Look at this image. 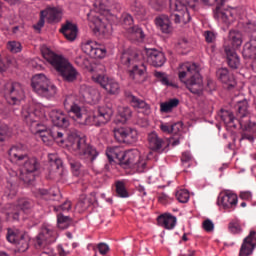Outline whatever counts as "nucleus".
Returning a JSON list of instances; mask_svg holds the SVG:
<instances>
[{
    "label": "nucleus",
    "mask_w": 256,
    "mask_h": 256,
    "mask_svg": "<svg viewBox=\"0 0 256 256\" xmlns=\"http://www.w3.org/2000/svg\"><path fill=\"white\" fill-rule=\"evenodd\" d=\"M75 97L67 96L64 100V108L68 112L75 105Z\"/></svg>",
    "instance_id": "bf43d9fd"
},
{
    "label": "nucleus",
    "mask_w": 256,
    "mask_h": 256,
    "mask_svg": "<svg viewBox=\"0 0 256 256\" xmlns=\"http://www.w3.org/2000/svg\"><path fill=\"white\" fill-rule=\"evenodd\" d=\"M202 3H204V5H213V3H216L217 6L214 10V18L220 19V21H223L226 25H231V23L235 21L237 10L234 8L221 9V6L225 4V0H202Z\"/></svg>",
    "instance_id": "0eeeda50"
},
{
    "label": "nucleus",
    "mask_w": 256,
    "mask_h": 256,
    "mask_svg": "<svg viewBox=\"0 0 256 256\" xmlns=\"http://www.w3.org/2000/svg\"><path fill=\"white\" fill-rule=\"evenodd\" d=\"M96 45H97V42L92 40H87L82 43L81 49L86 55H89V57H91V55H93V51H95Z\"/></svg>",
    "instance_id": "a18cd8bd"
},
{
    "label": "nucleus",
    "mask_w": 256,
    "mask_h": 256,
    "mask_svg": "<svg viewBox=\"0 0 256 256\" xmlns=\"http://www.w3.org/2000/svg\"><path fill=\"white\" fill-rule=\"evenodd\" d=\"M43 27H45V11H41L40 19L35 25H33V29L38 31V33H41V29H43Z\"/></svg>",
    "instance_id": "4d7b16f0"
},
{
    "label": "nucleus",
    "mask_w": 256,
    "mask_h": 256,
    "mask_svg": "<svg viewBox=\"0 0 256 256\" xmlns=\"http://www.w3.org/2000/svg\"><path fill=\"white\" fill-rule=\"evenodd\" d=\"M44 11V19L46 17L48 23H59L63 19V11L60 8H48Z\"/></svg>",
    "instance_id": "c85d7f7f"
},
{
    "label": "nucleus",
    "mask_w": 256,
    "mask_h": 256,
    "mask_svg": "<svg viewBox=\"0 0 256 256\" xmlns=\"http://www.w3.org/2000/svg\"><path fill=\"white\" fill-rule=\"evenodd\" d=\"M228 230L233 235H239V233H241V231H243V228L241 227V223H239V221L234 220L228 224Z\"/></svg>",
    "instance_id": "8fccbe9b"
},
{
    "label": "nucleus",
    "mask_w": 256,
    "mask_h": 256,
    "mask_svg": "<svg viewBox=\"0 0 256 256\" xmlns=\"http://www.w3.org/2000/svg\"><path fill=\"white\" fill-rule=\"evenodd\" d=\"M77 32V24H73L70 21H66V23L62 25V28L60 29V33H62V35H64L68 41H75V39H77Z\"/></svg>",
    "instance_id": "bb28decb"
},
{
    "label": "nucleus",
    "mask_w": 256,
    "mask_h": 256,
    "mask_svg": "<svg viewBox=\"0 0 256 256\" xmlns=\"http://www.w3.org/2000/svg\"><path fill=\"white\" fill-rule=\"evenodd\" d=\"M179 107V99L172 98L166 102L160 103V112L161 113H171L173 109Z\"/></svg>",
    "instance_id": "c9c22d12"
},
{
    "label": "nucleus",
    "mask_w": 256,
    "mask_h": 256,
    "mask_svg": "<svg viewBox=\"0 0 256 256\" xmlns=\"http://www.w3.org/2000/svg\"><path fill=\"white\" fill-rule=\"evenodd\" d=\"M106 55H107V49L99 48L96 45V47L94 48V51L90 57L92 59H103Z\"/></svg>",
    "instance_id": "603ef678"
},
{
    "label": "nucleus",
    "mask_w": 256,
    "mask_h": 256,
    "mask_svg": "<svg viewBox=\"0 0 256 256\" xmlns=\"http://www.w3.org/2000/svg\"><path fill=\"white\" fill-rule=\"evenodd\" d=\"M124 96L126 101H128V103H130L131 107H133L134 109H143V111L146 112L151 109V107L149 106V104H147V102H145V100L139 99L138 97L133 95L131 91H125Z\"/></svg>",
    "instance_id": "aec40b11"
},
{
    "label": "nucleus",
    "mask_w": 256,
    "mask_h": 256,
    "mask_svg": "<svg viewBox=\"0 0 256 256\" xmlns=\"http://www.w3.org/2000/svg\"><path fill=\"white\" fill-rule=\"evenodd\" d=\"M216 75L220 82L223 84L224 89H235L237 87V80H235V75L229 71V68H219L216 71Z\"/></svg>",
    "instance_id": "4468645a"
},
{
    "label": "nucleus",
    "mask_w": 256,
    "mask_h": 256,
    "mask_svg": "<svg viewBox=\"0 0 256 256\" xmlns=\"http://www.w3.org/2000/svg\"><path fill=\"white\" fill-rule=\"evenodd\" d=\"M48 161L50 163V166L52 168V171H63V160L57 156V154H49L48 155Z\"/></svg>",
    "instance_id": "a19ab883"
},
{
    "label": "nucleus",
    "mask_w": 256,
    "mask_h": 256,
    "mask_svg": "<svg viewBox=\"0 0 256 256\" xmlns=\"http://www.w3.org/2000/svg\"><path fill=\"white\" fill-rule=\"evenodd\" d=\"M148 147L151 151H155L156 153H163V146L165 145V140L159 137L156 132H151L148 134Z\"/></svg>",
    "instance_id": "412c9836"
},
{
    "label": "nucleus",
    "mask_w": 256,
    "mask_h": 256,
    "mask_svg": "<svg viewBox=\"0 0 256 256\" xmlns=\"http://www.w3.org/2000/svg\"><path fill=\"white\" fill-rule=\"evenodd\" d=\"M31 238H29V234L27 232L23 233L22 236L16 242V247L20 253H25L27 249H29V242Z\"/></svg>",
    "instance_id": "4c0bfd02"
},
{
    "label": "nucleus",
    "mask_w": 256,
    "mask_h": 256,
    "mask_svg": "<svg viewBox=\"0 0 256 256\" xmlns=\"http://www.w3.org/2000/svg\"><path fill=\"white\" fill-rule=\"evenodd\" d=\"M180 15L181 20L184 22V25H187V23H191V14L189 13V10L181 12Z\"/></svg>",
    "instance_id": "774afa93"
},
{
    "label": "nucleus",
    "mask_w": 256,
    "mask_h": 256,
    "mask_svg": "<svg viewBox=\"0 0 256 256\" xmlns=\"http://www.w3.org/2000/svg\"><path fill=\"white\" fill-rule=\"evenodd\" d=\"M181 129H183V124L181 122H162L160 124V130L162 131V133H167L168 135H171V133L173 135H177L181 133Z\"/></svg>",
    "instance_id": "7c9ffc66"
},
{
    "label": "nucleus",
    "mask_w": 256,
    "mask_h": 256,
    "mask_svg": "<svg viewBox=\"0 0 256 256\" xmlns=\"http://www.w3.org/2000/svg\"><path fill=\"white\" fill-rule=\"evenodd\" d=\"M256 247V232L250 231V234L243 240L239 256H249L253 254Z\"/></svg>",
    "instance_id": "dca6fc26"
},
{
    "label": "nucleus",
    "mask_w": 256,
    "mask_h": 256,
    "mask_svg": "<svg viewBox=\"0 0 256 256\" xmlns=\"http://www.w3.org/2000/svg\"><path fill=\"white\" fill-rule=\"evenodd\" d=\"M50 119L54 127H60L61 129L69 127V118L62 111L52 110L50 112Z\"/></svg>",
    "instance_id": "6ab92c4d"
},
{
    "label": "nucleus",
    "mask_w": 256,
    "mask_h": 256,
    "mask_svg": "<svg viewBox=\"0 0 256 256\" xmlns=\"http://www.w3.org/2000/svg\"><path fill=\"white\" fill-rule=\"evenodd\" d=\"M25 231H21L17 228H8L6 239L9 241V243H12L13 245L16 244V242L19 241V239L23 236Z\"/></svg>",
    "instance_id": "e433bc0d"
},
{
    "label": "nucleus",
    "mask_w": 256,
    "mask_h": 256,
    "mask_svg": "<svg viewBox=\"0 0 256 256\" xmlns=\"http://www.w3.org/2000/svg\"><path fill=\"white\" fill-rule=\"evenodd\" d=\"M68 163L71 167L73 175L79 177V174L81 173V167H83V165H81V162H79V160L75 158H68Z\"/></svg>",
    "instance_id": "49530a36"
},
{
    "label": "nucleus",
    "mask_w": 256,
    "mask_h": 256,
    "mask_svg": "<svg viewBox=\"0 0 256 256\" xmlns=\"http://www.w3.org/2000/svg\"><path fill=\"white\" fill-rule=\"evenodd\" d=\"M154 76L156 77V79H158V81H160L162 85H165L166 87H175V84L171 83L169 81V78H167V74L155 71Z\"/></svg>",
    "instance_id": "09e8293b"
},
{
    "label": "nucleus",
    "mask_w": 256,
    "mask_h": 256,
    "mask_svg": "<svg viewBox=\"0 0 256 256\" xmlns=\"http://www.w3.org/2000/svg\"><path fill=\"white\" fill-rule=\"evenodd\" d=\"M97 83L101 85L109 95H119L121 92V86L113 79H109L107 76L99 75L97 77Z\"/></svg>",
    "instance_id": "2eb2a0df"
},
{
    "label": "nucleus",
    "mask_w": 256,
    "mask_h": 256,
    "mask_svg": "<svg viewBox=\"0 0 256 256\" xmlns=\"http://www.w3.org/2000/svg\"><path fill=\"white\" fill-rule=\"evenodd\" d=\"M97 249H98L100 255H107V253L109 251V245H107L106 243L100 242L97 245Z\"/></svg>",
    "instance_id": "69168bd1"
},
{
    "label": "nucleus",
    "mask_w": 256,
    "mask_h": 256,
    "mask_svg": "<svg viewBox=\"0 0 256 256\" xmlns=\"http://www.w3.org/2000/svg\"><path fill=\"white\" fill-rule=\"evenodd\" d=\"M7 49L10 51V53H21L23 46H21L20 42L9 41L7 43Z\"/></svg>",
    "instance_id": "3c124183"
},
{
    "label": "nucleus",
    "mask_w": 256,
    "mask_h": 256,
    "mask_svg": "<svg viewBox=\"0 0 256 256\" xmlns=\"http://www.w3.org/2000/svg\"><path fill=\"white\" fill-rule=\"evenodd\" d=\"M106 156L109 161L117 159L118 163H120L121 157L123 156V151H121V148L119 147H110L106 150Z\"/></svg>",
    "instance_id": "ea45409f"
},
{
    "label": "nucleus",
    "mask_w": 256,
    "mask_h": 256,
    "mask_svg": "<svg viewBox=\"0 0 256 256\" xmlns=\"http://www.w3.org/2000/svg\"><path fill=\"white\" fill-rule=\"evenodd\" d=\"M31 87L40 97L51 99L57 95V86L51 83V80L45 74H36L32 77Z\"/></svg>",
    "instance_id": "39448f33"
},
{
    "label": "nucleus",
    "mask_w": 256,
    "mask_h": 256,
    "mask_svg": "<svg viewBox=\"0 0 256 256\" xmlns=\"http://www.w3.org/2000/svg\"><path fill=\"white\" fill-rule=\"evenodd\" d=\"M80 93L87 103H98L100 99L99 90L86 84L80 86Z\"/></svg>",
    "instance_id": "f3484780"
},
{
    "label": "nucleus",
    "mask_w": 256,
    "mask_h": 256,
    "mask_svg": "<svg viewBox=\"0 0 256 256\" xmlns=\"http://www.w3.org/2000/svg\"><path fill=\"white\" fill-rule=\"evenodd\" d=\"M67 113L72 115L73 121L78 125H94L95 127H102V125L109 123L113 117V109L107 106L99 107L96 114L89 115L83 112L77 103Z\"/></svg>",
    "instance_id": "f03ea898"
},
{
    "label": "nucleus",
    "mask_w": 256,
    "mask_h": 256,
    "mask_svg": "<svg viewBox=\"0 0 256 256\" xmlns=\"http://www.w3.org/2000/svg\"><path fill=\"white\" fill-rule=\"evenodd\" d=\"M1 94L9 105H18L23 100V97H25L23 85L19 82L6 83L2 88Z\"/></svg>",
    "instance_id": "423d86ee"
},
{
    "label": "nucleus",
    "mask_w": 256,
    "mask_h": 256,
    "mask_svg": "<svg viewBox=\"0 0 256 256\" xmlns=\"http://www.w3.org/2000/svg\"><path fill=\"white\" fill-rule=\"evenodd\" d=\"M170 9L177 13H184L189 10V7L183 0H170Z\"/></svg>",
    "instance_id": "79ce46f5"
},
{
    "label": "nucleus",
    "mask_w": 256,
    "mask_h": 256,
    "mask_svg": "<svg viewBox=\"0 0 256 256\" xmlns=\"http://www.w3.org/2000/svg\"><path fill=\"white\" fill-rule=\"evenodd\" d=\"M33 201L27 198H20L17 205H10V209L7 212L8 217H11L13 221H19L21 217V211L23 213H31L33 210Z\"/></svg>",
    "instance_id": "9b49d317"
},
{
    "label": "nucleus",
    "mask_w": 256,
    "mask_h": 256,
    "mask_svg": "<svg viewBox=\"0 0 256 256\" xmlns=\"http://www.w3.org/2000/svg\"><path fill=\"white\" fill-rule=\"evenodd\" d=\"M55 241H57L55 231L49 228V226L44 225L34 239V247L35 249H45L47 245H51V243H55Z\"/></svg>",
    "instance_id": "9d476101"
},
{
    "label": "nucleus",
    "mask_w": 256,
    "mask_h": 256,
    "mask_svg": "<svg viewBox=\"0 0 256 256\" xmlns=\"http://www.w3.org/2000/svg\"><path fill=\"white\" fill-rule=\"evenodd\" d=\"M7 135H9V126L5 124H0V147L5 143V139H7Z\"/></svg>",
    "instance_id": "864d4df0"
},
{
    "label": "nucleus",
    "mask_w": 256,
    "mask_h": 256,
    "mask_svg": "<svg viewBox=\"0 0 256 256\" xmlns=\"http://www.w3.org/2000/svg\"><path fill=\"white\" fill-rule=\"evenodd\" d=\"M42 55L44 59L56 69L63 81L66 83H75V81H77L79 72L63 56H59L49 49L44 50Z\"/></svg>",
    "instance_id": "20e7f679"
},
{
    "label": "nucleus",
    "mask_w": 256,
    "mask_h": 256,
    "mask_svg": "<svg viewBox=\"0 0 256 256\" xmlns=\"http://www.w3.org/2000/svg\"><path fill=\"white\" fill-rule=\"evenodd\" d=\"M243 30L245 33L251 34L256 33V23L253 21H248L243 25Z\"/></svg>",
    "instance_id": "13d9d810"
},
{
    "label": "nucleus",
    "mask_w": 256,
    "mask_h": 256,
    "mask_svg": "<svg viewBox=\"0 0 256 256\" xmlns=\"http://www.w3.org/2000/svg\"><path fill=\"white\" fill-rule=\"evenodd\" d=\"M26 215H29L30 221H32V227H35V225H39L41 218L39 215L35 214L33 210H31L29 213H26Z\"/></svg>",
    "instance_id": "052dcab7"
},
{
    "label": "nucleus",
    "mask_w": 256,
    "mask_h": 256,
    "mask_svg": "<svg viewBox=\"0 0 256 256\" xmlns=\"http://www.w3.org/2000/svg\"><path fill=\"white\" fill-rule=\"evenodd\" d=\"M176 199L179 201V203H187V201H189V192H187V190L177 191Z\"/></svg>",
    "instance_id": "6e6d98bb"
},
{
    "label": "nucleus",
    "mask_w": 256,
    "mask_h": 256,
    "mask_svg": "<svg viewBox=\"0 0 256 256\" xmlns=\"http://www.w3.org/2000/svg\"><path fill=\"white\" fill-rule=\"evenodd\" d=\"M157 221L158 225L164 227V229H175V226L177 225V217L167 213L158 216Z\"/></svg>",
    "instance_id": "c756f323"
},
{
    "label": "nucleus",
    "mask_w": 256,
    "mask_h": 256,
    "mask_svg": "<svg viewBox=\"0 0 256 256\" xmlns=\"http://www.w3.org/2000/svg\"><path fill=\"white\" fill-rule=\"evenodd\" d=\"M147 55V61L153 67H163V65H165V61H167L165 54L157 49L148 50Z\"/></svg>",
    "instance_id": "a211bd4d"
},
{
    "label": "nucleus",
    "mask_w": 256,
    "mask_h": 256,
    "mask_svg": "<svg viewBox=\"0 0 256 256\" xmlns=\"http://www.w3.org/2000/svg\"><path fill=\"white\" fill-rule=\"evenodd\" d=\"M113 133L118 143H125L126 145H133L139 139L137 130L133 128H114Z\"/></svg>",
    "instance_id": "f8f14e48"
},
{
    "label": "nucleus",
    "mask_w": 256,
    "mask_h": 256,
    "mask_svg": "<svg viewBox=\"0 0 256 256\" xmlns=\"http://www.w3.org/2000/svg\"><path fill=\"white\" fill-rule=\"evenodd\" d=\"M178 77L193 95H203V77L199 73V66L195 63L186 62L179 67Z\"/></svg>",
    "instance_id": "7ed1b4c3"
},
{
    "label": "nucleus",
    "mask_w": 256,
    "mask_h": 256,
    "mask_svg": "<svg viewBox=\"0 0 256 256\" xmlns=\"http://www.w3.org/2000/svg\"><path fill=\"white\" fill-rule=\"evenodd\" d=\"M154 22L155 25L159 27L160 31L165 35H171V33H173V26L171 25V19H169V16H157Z\"/></svg>",
    "instance_id": "b1692460"
},
{
    "label": "nucleus",
    "mask_w": 256,
    "mask_h": 256,
    "mask_svg": "<svg viewBox=\"0 0 256 256\" xmlns=\"http://www.w3.org/2000/svg\"><path fill=\"white\" fill-rule=\"evenodd\" d=\"M228 39L232 45L231 49L235 51V49H239L241 45H243V38L241 32L237 30H230Z\"/></svg>",
    "instance_id": "473e14b6"
},
{
    "label": "nucleus",
    "mask_w": 256,
    "mask_h": 256,
    "mask_svg": "<svg viewBox=\"0 0 256 256\" xmlns=\"http://www.w3.org/2000/svg\"><path fill=\"white\" fill-rule=\"evenodd\" d=\"M76 149L79 150L80 155L87 159L90 163H93L99 157V151L91 144H87L85 138H78L76 142Z\"/></svg>",
    "instance_id": "ddd939ff"
},
{
    "label": "nucleus",
    "mask_w": 256,
    "mask_h": 256,
    "mask_svg": "<svg viewBox=\"0 0 256 256\" xmlns=\"http://www.w3.org/2000/svg\"><path fill=\"white\" fill-rule=\"evenodd\" d=\"M122 24L125 27H131V25H133V16H131V14H123L122 15Z\"/></svg>",
    "instance_id": "e2e57ef3"
},
{
    "label": "nucleus",
    "mask_w": 256,
    "mask_h": 256,
    "mask_svg": "<svg viewBox=\"0 0 256 256\" xmlns=\"http://www.w3.org/2000/svg\"><path fill=\"white\" fill-rule=\"evenodd\" d=\"M8 155L12 163L23 164V171L20 173V179L27 185H31L35 181V173L41 169V162L35 157H29L21 146H13L10 148Z\"/></svg>",
    "instance_id": "f257e3e1"
},
{
    "label": "nucleus",
    "mask_w": 256,
    "mask_h": 256,
    "mask_svg": "<svg viewBox=\"0 0 256 256\" xmlns=\"http://www.w3.org/2000/svg\"><path fill=\"white\" fill-rule=\"evenodd\" d=\"M224 51L226 54V62L230 69H239V65H241V60L237 52L231 48V46H224Z\"/></svg>",
    "instance_id": "4be33fe9"
},
{
    "label": "nucleus",
    "mask_w": 256,
    "mask_h": 256,
    "mask_svg": "<svg viewBox=\"0 0 256 256\" xmlns=\"http://www.w3.org/2000/svg\"><path fill=\"white\" fill-rule=\"evenodd\" d=\"M132 37H135L136 41H140V39H145V33H143V29L139 28V26H133L131 28Z\"/></svg>",
    "instance_id": "5fc2aeb1"
},
{
    "label": "nucleus",
    "mask_w": 256,
    "mask_h": 256,
    "mask_svg": "<svg viewBox=\"0 0 256 256\" xmlns=\"http://www.w3.org/2000/svg\"><path fill=\"white\" fill-rule=\"evenodd\" d=\"M237 194L226 193L218 197V205H222L223 209H233L237 207Z\"/></svg>",
    "instance_id": "5701e85b"
},
{
    "label": "nucleus",
    "mask_w": 256,
    "mask_h": 256,
    "mask_svg": "<svg viewBox=\"0 0 256 256\" xmlns=\"http://www.w3.org/2000/svg\"><path fill=\"white\" fill-rule=\"evenodd\" d=\"M54 211H62L65 213V211H71V202L65 201L62 205L55 206Z\"/></svg>",
    "instance_id": "680f3d73"
},
{
    "label": "nucleus",
    "mask_w": 256,
    "mask_h": 256,
    "mask_svg": "<svg viewBox=\"0 0 256 256\" xmlns=\"http://www.w3.org/2000/svg\"><path fill=\"white\" fill-rule=\"evenodd\" d=\"M183 3H185L189 9H192V11H197V5H199V0H182Z\"/></svg>",
    "instance_id": "338daca9"
},
{
    "label": "nucleus",
    "mask_w": 256,
    "mask_h": 256,
    "mask_svg": "<svg viewBox=\"0 0 256 256\" xmlns=\"http://www.w3.org/2000/svg\"><path fill=\"white\" fill-rule=\"evenodd\" d=\"M35 197L38 199H45L46 201H55V192L52 190H47L43 188H39L34 192Z\"/></svg>",
    "instance_id": "58836bf2"
},
{
    "label": "nucleus",
    "mask_w": 256,
    "mask_h": 256,
    "mask_svg": "<svg viewBox=\"0 0 256 256\" xmlns=\"http://www.w3.org/2000/svg\"><path fill=\"white\" fill-rule=\"evenodd\" d=\"M202 227L204 230H206L207 233H211V231L215 229V224H213V221H211L210 219H206L203 222Z\"/></svg>",
    "instance_id": "0e129e2a"
},
{
    "label": "nucleus",
    "mask_w": 256,
    "mask_h": 256,
    "mask_svg": "<svg viewBox=\"0 0 256 256\" xmlns=\"http://www.w3.org/2000/svg\"><path fill=\"white\" fill-rule=\"evenodd\" d=\"M145 71H147V67L144 64L138 66L135 63L132 70L129 71V77L136 83H143L145 81Z\"/></svg>",
    "instance_id": "cd10ccee"
},
{
    "label": "nucleus",
    "mask_w": 256,
    "mask_h": 256,
    "mask_svg": "<svg viewBox=\"0 0 256 256\" xmlns=\"http://www.w3.org/2000/svg\"><path fill=\"white\" fill-rule=\"evenodd\" d=\"M41 112L38 110H27L24 109L22 111V117L27 125L30 126V130L32 133H38V135H48L49 130L47 129V126L39 123L41 117H39Z\"/></svg>",
    "instance_id": "6e6552de"
},
{
    "label": "nucleus",
    "mask_w": 256,
    "mask_h": 256,
    "mask_svg": "<svg viewBox=\"0 0 256 256\" xmlns=\"http://www.w3.org/2000/svg\"><path fill=\"white\" fill-rule=\"evenodd\" d=\"M93 33L100 39H108L111 37V25L103 23L101 20L96 21V25L93 29Z\"/></svg>",
    "instance_id": "a878e982"
},
{
    "label": "nucleus",
    "mask_w": 256,
    "mask_h": 256,
    "mask_svg": "<svg viewBox=\"0 0 256 256\" xmlns=\"http://www.w3.org/2000/svg\"><path fill=\"white\" fill-rule=\"evenodd\" d=\"M130 10L136 17H145L147 15V9H145V6L143 3H141L139 0H133L130 5Z\"/></svg>",
    "instance_id": "f704fd0d"
},
{
    "label": "nucleus",
    "mask_w": 256,
    "mask_h": 256,
    "mask_svg": "<svg viewBox=\"0 0 256 256\" xmlns=\"http://www.w3.org/2000/svg\"><path fill=\"white\" fill-rule=\"evenodd\" d=\"M124 169H139L141 165L142 169H145L146 163L141 162V154L139 150H128L126 152H122V156L120 158V162L118 163Z\"/></svg>",
    "instance_id": "1a4fd4ad"
},
{
    "label": "nucleus",
    "mask_w": 256,
    "mask_h": 256,
    "mask_svg": "<svg viewBox=\"0 0 256 256\" xmlns=\"http://www.w3.org/2000/svg\"><path fill=\"white\" fill-rule=\"evenodd\" d=\"M116 195L122 199L129 197V192L127 191V188H125V183L123 181L116 182Z\"/></svg>",
    "instance_id": "de8ad7c7"
},
{
    "label": "nucleus",
    "mask_w": 256,
    "mask_h": 256,
    "mask_svg": "<svg viewBox=\"0 0 256 256\" xmlns=\"http://www.w3.org/2000/svg\"><path fill=\"white\" fill-rule=\"evenodd\" d=\"M242 55H243L244 59H253L255 61L256 60V49H255V47H252V45L249 42H247L244 45Z\"/></svg>",
    "instance_id": "37998d69"
},
{
    "label": "nucleus",
    "mask_w": 256,
    "mask_h": 256,
    "mask_svg": "<svg viewBox=\"0 0 256 256\" xmlns=\"http://www.w3.org/2000/svg\"><path fill=\"white\" fill-rule=\"evenodd\" d=\"M218 116L220 117L221 121L225 123V125H228L229 127H237L235 124V121H237V118L233 116V112L225 109H221L218 113Z\"/></svg>",
    "instance_id": "72a5a7b5"
},
{
    "label": "nucleus",
    "mask_w": 256,
    "mask_h": 256,
    "mask_svg": "<svg viewBox=\"0 0 256 256\" xmlns=\"http://www.w3.org/2000/svg\"><path fill=\"white\" fill-rule=\"evenodd\" d=\"M57 223L59 229H67L71 223H73V219L69 216L63 215V213H59L57 215Z\"/></svg>",
    "instance_id": "c03bdc74"
},
{
    "label": "nucleus",
    "mask_w": 256,
    "mask_h": 256,
    "mask_svg": "<svg viewBox=\"0 0 256 256\" xmlns=\"http://www.w3.org/2000/svg\"><path fill=\"white\" fill-rule=\"evenodd\" d=\"M139 61V53L133 50H125L120 55V63L124 67H131Z\"/></svg>",
    "instance_id": "393cba45"
},
{
    "label": "nucleus",
    "mask_w": 256,
    "mask_h": 256,
    "mask_svg": "<svg viewBox=\"0 0 256 256\" xmlns=\"http://www.w3.org/2000/svg\"><path fill=\"white\" fill-rule=\"evenodd\" d=\"M131 117H133V111H131L129 106H122L118 108V114L116 116V121L118 123L125 125Z\"/></svg>",
    "instance_id": "2f4dec72"
}]
</instances>
